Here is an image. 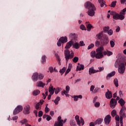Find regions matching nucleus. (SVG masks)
<instances>
[{
	"instance_id": "nucleus-1",
	"label": "nucleus",
	"mask_w": 126,
	"mask_h": 126,
	"mask_svg": "<svg viewBox=\"0 0 126 126\" xmlns=\"http://www.w3.org/2000/svg\"><path fill=\"white\" fill-rule=\"evenodd\" d=\"M73 45V41L72 40H70L68 43H66V45L65 47V50L64 51V57L66 61V63H67L68 62V60H71L74 57V53L71 51L70 53V51L68 50L70 49L71 46Z\"/></svg>"
},
{
	"instance_id": "nucleus-2",
	"label": "nucleus",
	"mask_w": 126,
	"mask_h": 126,
	"mask_svg": "<svg viewBox=\"0 0 126 126\" xmlns=\"http://www.w3.org/2000/svg\"><path fill=\"white\" fill-rule=\"evenodd\" d=\"M86 8L89 9L87 13L89 16H94V15H95L96 7H95V5H94L92 3L90 2H87Z\"/></svg>"
},
{
	"instance_id": "nucleus-3",
	"label": "nucleus",
	"mask_w": 126,
	"mask_h": 126,
	"mask_svg": "<svg viewBox=\"0 0 126 126\" xmlns=\"http://www.w3.org/2000/svg\"><path fill=\"white\" fill-rule=\"evenodd\" d=\"M104 47L100 46L96 49L95 58L98 59H103L104 58Z\"/></svg>"
},
{
	"instance_id": "nucleus-4",
	"label": "nucleus",
	"mask_w": 126,
	"mask_h": 126,
	"mask_svg": "<svg viewBox=\"0 0 126 126\" xmlns=\"http://www.w3.org/2000/svg\"><path fill=\"white\" fill-rule=\"evenodd\" d=\"M110 14L113 16V19H115V20H124V19H125V16L120 15V14L117 13L114 11H112L110 12Z\"/></svg>"
},
{
	"instance_id": "nucleus-5",
	"label": "nucleus",
	"mask_w": 126,
	"mask_h": 126,
	"mask_svg": "<svg viewBox=\"0 0 126 126\" xmlns=\"http://www.w3.org/2000/svg\"><path fill=\"white\" fill-rule=\"evenodd\" d=\"M126 70V66H125V61H120L119 62V67L118 68V71L121 74L125 73Z\"/></svg>"
},
{
	"instance_id": "nucleus-6",
	"label": "nucleus",
	"mask_w": 126,
	"mask_h": 126,
	"mask_svg": "<svg viewBox=\"0 0 126 126\" xmlns=\"http://www.w3.org/2000/svg\"><path fill=\"white\" fill-rule=\"evenodd\" d=\"M126 107H122L120 111V125L121 126H123V118H126V113H125Z\"/></svg>"
},
{
	"instance_id": "nucleus-7",
	"label": "nucleus",
	"mask_w": 126,
	"mask_h": 126,
	"mask_svg": "<svg viewBox=\"0 0 126 126\" xmlns=\"http://www.w3.org/2000/svg\"><path fill=\"white\" fill-rule=\"evenodd\" d=\"M75 119L76 120V122L77 123V125L79 126H84L85 122L84 120H83V118L82 117H80V120H79V116L77 115L75 117Z\"/></svg>"
},
{
	"instance_id": "nucleus-8",
	"label": "nucleus",
	"mask_w": 126,
	"mask_h": 126,
	"mask_svg": "<svg viewBox=\"0 0 126 126\" xmlns=\"http://www.w3.org/2000/svg\"><path fill=\"white\" fill-rule=\"evenodd\" d=\"M23 110V107L21 105H18L15 109L13 112V115H17L19 113H20Z\"/></svg>"
},
{
	"instance_id": "nucleus-9",
	"label": "nucleus",
	"mask_w": 126,
	"mask_h": 126,
	"mask_svg": "<svg viewBox=\"0 0 126 126\" xmlns=\"http://www.w3.org/2000/svg\"><path fill=\"white\" fill-rule=\"evenodd\" d=\"M117 105V100L115 98H112L110 101V107L111 109H115Z\"/></svg>"
},
{
	"instance_id": "nucleus-10",
	"label": "nucleus",
	"mask_w": 126,
	"mask_h": 126,
	"mask_svg": "<svg viewBox=\"0 0 126 126\" xmlns=\"http://www.w3.org/2000/svg\"><path fill=\"white\" fill-rule=\"evenodd\" d=\"M30 105L28 104L26 105L24 108L23 113L25 115H29L30 114V110H31Z\"/></svg>"
},
{
	"instance_id": "nucleus-11",
	"label": "nucleus",
	"mask_w": 126,
	"mask_h": 126,
	"mask_svg": "<svg viewBox=\"0 0 126 126\" xmlns=\"http://www.w3.org/2000/svg\"><path fill=\"white\" fill-rule=\"evenodd\" d=\"M58 122H56L54 124V126H63V120H62V117L61 116H59L58 118Z\"/></svg>"
},
{
	"instance_id": "nucleus-12",
	"label": "nucleus",
	"mask_w": 126,
	"mask_h": 126,
	"mask_svg": "<svg viewBox=\"0 0 126 126\" xmlns=\"http://www.w3.org/2000/svg\"><path fill=\"white\" fill-rule=\"evenodd\" d=\"M101 43L103 46H106V45H107V44L109 43V37H108V36L105 35L103 37V38L101 39Z\"/></svg>"
},
{
	"instance_id": "nucleus-13",
	"label": "nucleus",
	"mask_w": 126,
	"mask_h": 126,
	"mask_svg": "<svg viewBox=\"0 0 126 126\" xmlns=\"http://www.w3.org/2000/svg\"><path fill=\"white\" fill-rule=\"evenodd\" d=\"M111 115H107L104 118V122H105V125H109V124H110V122H111Z\"/></svg>"
},
{
	"instance_id": "nucleus-14",
	"label": "nucleus",
	"mask_w": 126,
	"mask_h": 126,
	"mask_svg": "<svg viewBox=\"0 0 126 126\" xmlns=\"http://www.w3.org/2000/svg\"><path fill=\"white\" fill-rule=\"evenodd\" d=\"M45 85H46L45 83H43V82L39 81L36 83L35 86H36V87H42V88H44Z\"/></svg>"
},
{
	"instance_id": "nucleus-15",
	"label": "nucleus",
	"mask_w": 126,
	"mask_h": 126,
	"mask_svg": "<svg viewBox=\"0 0 126 126\" xmlns=\"http://www.w3.org/2000/svg\"><path fill=\"white\" fill-rule=\"evenodd\" d=\"M105 97L107 99H111L113 97L112 92L109 91V90H108V91L105 93Z\"/></svg>"
},
{
	"instance_id": "nucleus-16",
	"label": "nucleus",
	"mask_w": 126,
	"mask_h": 126,
	"mask_svg": "<svg viewBox=\"0 0 126 126\" xmlns=\"http://www.w3.org/2000/svg\"><path fill=\"white\" fill-rule=\"evenodd\" d=\"M115 74H116V71H113L111 72L106 76V79L108 80V79H109L111 77H113Z\"/></svg>"
},
{
	"instance_id": "nucleus-17",
	"label": "nucleus",
	"mask_w": 126,
	"mask_h": 126,
	"mask_svg": "<svg viewBox=\"0 0 126 126\" xmlns=\"http://www.w3.org/2000/svg\"><path fill=\"white\" fill-rule=\"evenodd\" d=\"M103 33H104V32H101L96 35L97 40H100V39H101V40H102V39H103V38H104V37H102L103 36H104L103 35Z\"/></svg>"
},
{
	"instance_id": "nucleus-18",
	"label": "nucleus",
	"mask_w": 126,
	"mask_h": 126,
	"mask_svg": "<svg viewBox=\"0 0 126 126\" xmlns=\"http://www.w3.org/2000/svg\"><path fill=\"white\" fill-rule=\"evenodd\" d=\"M103 55L104 56H107V57H110V56L113 55V52L107 50L106 51H103Z\"/></svg>"
},
{
	"instance_id": "nucleus-19",
	"label": "nucleus",
	"mask_w": 126,
	"mask_h": 126,
	"mask_svg": "<svg viewBox=\"0 0 126 126\" xmlns=\"http://www.w3.org/2000/svg\"><path fill=\"white\" fill-rule=\"evenodd\" d=\"M32 79L34 81H37L38 79V73H34L33 74L32 76Z\"/></svg>"
},
{
	"instance_id": "nucleus-20",
	"label": "nucleus",
	"mask_w": 126,
	"mask_h": 126,
	"mask_svg": "<svg viewBox=\"0 0 126 126\" xmlns=\"http://www.w3.org/2000/svg\"><path fill=\"white\" fill-rule=\"evenodd\" d=\"M71 67H72V64L71 63H69L68 65V68L67 69L65 72V75H66V74L69 73L70 70H71Z\"/></svg>"
},
{
	"instance_id": "nucleus-21",
	"label": "nucleus",
	"mask_w": 126,
	"mask_h": 126,
	"mask_svg": "<svg viewBox=\"0 0 126 126\" xmlns=\"http://www.w3.org/2000/svg\"><path fill=\"white\" fill-rule=\"evenodd\" d=\"M84 69V65L81 64L80 66H77L76 67V71L78 70H83Z\"/></svg>"
},
{
	"instance_id": "nucleus-22",
	"label": "nucleus",
	"mask_w": 126,
	"mask_h": 126,
	"mask_svg": "<svg viewBox=\"0 0 126 126\" xmlns=\"http://www.w3.org/2000/svg\"><path fill=\"white\" fill-rule=\"evenodd\" d=\"M56 89H54L53 86L50 87L49 88V92L50 93V94L51 95H53L54 93H55V90Z\"/></svg>"
},
{
	"instance_id": "nucleus-23",
	"label": "nucleus",
	"mask_w": 126,
	"mask_h": 126,
	"mask_svg": "<svg viewBox=\"0 0 126 126\" xmlns=\"http://www.w3.org/2000/svg\"><path fill=\"white\" fill-rule=\"evenodd\" d=\"M59 39L60 40V41H61L62 43H66V42H67V37H66V36L62 37Z\"/></svg>"
},
{
	"instance_id": "nucleus-24",
	"label": "nucleus",
	"mask_w": 126,
	"mask_h": 126,
	"mask_svg": "<svg viewBox=\"0 0 126 126\" xmlns=\"http://www.w3.org/2000/svg\"><path fill=\"white\" fill-rule=\"evenodd\" d=\"M118 103L119 104H120V105L124 107V106H125V104H126V101H125V100L123 99V98H121L119 101Z\"/></svg>"
},
{
	"instance_id": "nucleus-25",
	"label": "nucleus",
	"mask_w": 126,
	"mask_h": 126,
	"mask_svg": "<svg viewBox=\"0 0 126 126\" xmlns=\"http://www.w3.org/2000/svg\"><path fill=\"white\" fill-rule=\"evenodd\" d=\"M69 38L71 39V40H73V39L76 38V34H75V33H71L69 34Z\"/></svg>"
},
{
	"instance_id": "nucleus-26",
	"label": "nucleus",
	"mask_w": 126,
	"mask_h": 126,
	"mask_svg": "<svg viewBox=\"0 0 126 126\" xmlns=\"http://www.w3.org/2000/svg\"><path fill=\"white\" fill-rule=\"evenodd\" d=\"M86 25H87V31H91V28L93 27L92 25L91 24H89V22H87Z\"/></svg>"
},
{
	"instance_id": "nucleus-27",
	"label": "nucleus",
	"mask_w": 126,
	"mask_h": 126,
	"mask_svg": "<svg viewBox=\"0 0 126 126\" xmlns=\"http://www.w3.org/2000/svg\"><path fill=\"white\" fill-rule=\"evenodd\" d=\"M98 2L100 5L101 7H103L104 5H106V3L104 0H98Z\"/></svg>"
},
{
	"instance_id": "nucleus-28",
	"label": "nucleus",
	"mask_w": 126,
	"mask_h": 126,
	"mask_svg": "<svg viewBox=\"0 0 126 126\" xmlns=\"http://www.w3.org/2000/svg\"><path fill=\"white\" fill-rule=\"evenodd\" d=\"M96 72H97V71L95 70L94 68H90L89 69V74L91 75L92 73H96Z\"/></svg>"
},
{
	"instance_id": "nucleus-29",
	"label": "nucleus",
	"mask_w": 126,
	"mask_h": 126,
	"mask_svg": "<svg viewBox=\"0 0 126 126\" xmlns=\"http://www.w3.org/2000/svg\"><path fill=\"white\" fill-rule=\"evenodd\" d=\"M39 94H40V91L38 90H34L32 93L33 96H37V95H39Z\"/></svg>"
},
{
	"instance_id": "nucleus-30",
	"label": "nucleus",
	"mask_w": 126,
	"mask_h": 126,
	"mask_svg": "<svg viewBox=\"0 0 126 126\" xmlns=\"http://www.w3.org/2000/svg\"><path fill=\"white\" fill-rule=\"evenodd\" d=\"M102 122H103V119H99L95 122L94 125H101Z\"/></svg>"
},
{
	"instance_id": "nucleus-31",
	"label": "nucleus",
	"mask_w": 126,
	"mask_h": 126,
	"mask_svg": "<svg viewBox=\"0 0 126 126\" xmlns=\"http://www.w3.org/2000/svg\"><path fill=\"white\" fill-rule=\"evenodd\" d=\"M61 100V97L60 96H57L55 100L54 101L55 105H58L59 104V101Z\"/></svg>"
},
{
	"instance_id": "nucleus-32",
	"label": "nucleus",
	"mask_w": 126,
	"mask_h": 126,
	"mask_svg": "<svg viewBox=\"0 0 126 126\" xmlns=\"http://www.w3.org/2000/svg\"><path fill=\"white\" fill-rule=\"evenodd\" d=\"M114 84L116 87H119V81L118 80V79H115L114 80Z\"/></svg>"
},
{
	"instance_id": "nucleus-33",
	"label": "nucleus",
	"mask_w": 126,
	"mask_h": 126,
	"mask_svg": "<svg viewBox=\"0 0 126 126\" xmlns=\"http://www.w3.org/2000/svg\"><path fill=\"white\" fill-rule=\"evenodd\" d=\"M126 8H124L123 10H122L120 13V15H123V16H125L126 15Z\"/></svg>"
},
{
	"instance_id": "nucleus-34",
	"label": "nucleus",
	"mask_w": 126,
	"mask_h": 126,
	"mask_svg": "<svg viewBox=\"0 0 126 126\" xmlns=\"http://www.w3.org/2000/svg\"><path fill=\"white\" fill-rule=\"evenodd\" d=\"M66 70V68L65 67H64L60 70V73H61L62 75H63V74L64 73V72Z\"/></svg>"
},
{
	"instance_id": "nucleus-35",
	"label": "nucleus",
	"mask_w": 126,
	"mask_h": 126,
	"mask_svg": "<svg viewBox=\"0 0 126 126\" xmlns=\"http://www.w3.org/2000/svg\"><path fill=\"white\" fill-rule=\"evenodd\" d=\"M70 125L71 126H76V124L74 120H71L70 121Z\"/></svg>"
},
{
	"instance_id": "nucleus-36",
	"label": "nucleus",
	"mask_w": 126,
	"mask_h": 126,
	"mask_svg": "<svg viewBox=\"0 0 126 126\" xmlns=\"http://www.w3.org/2000/svg\"><path fill=\"white\" fill-rule=\"evenodd\" d=\"M91 56L92 58H96V52L95 51H93L91 52Z\"/></svg>"
},
{
	"instance_id": "nucleus-37",
	"label": "nucleus",
	"mask_w": 126,
	"mask_h": 126,
	"mask_svg": "<svg viewBox=\"0 0 126 126\" xmlns=\"http://www.w3.org/2000/svg\"><path fill=\"white\" fill-rule=\"evenodd\" d=\"M21 124H22V125H26L27 124V123H28V120H27V119H24L23 120H21L20 121Z\"/></svg>"
},
{
	"instance_id": "nucleus-38",
	"label": "nucleus",
	"mask_w": 126,
	"mask_h": 126,
	"mask_svg": "<svg viewBox=\"0 0 126 126\" xmlns=\"http://www.w3.org/2000/svg\"><path fill=\"white\" fill-rule=\"evenodd\" d=\"M73 48L74 49H79V44L78 43H75L73 45Z\"/></svg>"
},
{
	"instance_id": "nucleus-39",
	"label": "nucleus",
	"mask_w": 126,
	"mask_h": 126,
	"mask_svg": "<svg viewBox=\"0 0 126 126\" xmlns=\"http://www.w3.org/2000/svg\"><path fill=\"white\" fill-rule=\"evenodd\" d=\"M117 4V1H113L111 2L110 4V7H115Z\"/></svg>"
},
{
	"instance_id": "nucleus-40",
	"label": "nucleus",
	"mask_w": 126,
	"mask_h": 126,
	"mask_svg": "<svg viewBox=\"0 0 126 126\" xmlns=\"http://www.w3.org/2000/svg\"><path fill=\"white\" fill-rule=\"evenodd\" d=\"M117 111H116V110H113L112 112H111V116L112 117H115L117 115Z\"/></svg>"
},
{
	"instance_id": "nucleus-41",
	"label": "nucleus",
	"mask_w": 126,
	"mask_h": 126,
	"mask_svg": "<svg viewBox=\"0 0 126 126\" xmlns=\"http://www.w3.org/2000/svg\"><path fill=\"white\" fill-rule=\"evenodd\" d=\"M109 29H110V27H105L103 28V31L104 33H107L109 31Z\"/></svg>"
},
{
	"instance_id": "nucleus-42",
	"label": "nucleus",
	"mask_w": 126,
	"mask_h": 126,
	"mask_svg": "<svg viewBox=\"0 0 126 126\" xmlns=\"http://www.w3.org/2000/svg\"><path fill=\"white\" fill-rule=\"evenodd\" d=\"M41 63H46V56H43L42 57Z\"/></svg>"
},
{
	"instance_id": "nucleus-43",
	"label": "nucleus",
	"mask_w": 126,
	"mask_h": 126,
	"mask_svg": "<svg viewBox=\"0 0 126 126\" xmlns=\"http://www.w3.org/2000/svg\"><path fill=\"white\" fill-rule=\"evenodd\" d=\"M78 60H79L78 57H75L72 59V61H73V63H77V62H78Z\"/></svg>"
},
{
	"instance_id": "nucleus-44",
	"label": "nucleus",
	"mask_w": 126,
	"mask_h": 126,
	"mask_svg": "<svg viewBox=\"0 0 126 126\" xmlns=\"http://www.w3.org/2000/svg\"><path fill=\"white\" fill-rule=\"evenodd\" d=\"M94 44L92 43L88 47V50H91V49H93L94 48Z\"/></svg>"
},
{
	"instance_id": "nucleus-45",
	"label": "nucleus",
	"mask_w": 126,
	"mask_h": 126,
	"mask_svg": "<svg viewBox=\"0 0 126 126\" xmlns=\"http://www.w3.org/2000/svg\"><path fill=\"white\" fill-rule=\"evenodd\" d=\"M110 44L111 48H114V47H115V41L111 40L110 41Z\"/></svg>"
},
{
	"instance_id": "nucleus-46",
	"label": "nucleus",
	"mask_w": 126,
	"mask_h": 126,
	"mask_svg": "<svg viewBox=\"0 0 126 126\" xmlns=\"http://www.w3.org/2000/svg\"><path fill=\"white\" fill-rule=\"evenodd\" d=\"M43 78H44V75H43L42 74H39L38 75V79L39 80H42Z\"/></svg>"
},
{
	"instance_id": "nucleus-47",
	"label": "nucleus",
	"mask_w": 126,
	"mask_h": 126,
	"mask_svg": "<svg viewBox=\"0 0 126 126\" xmlns=\"http://www.w3.org/2000/svg\"><path fill=\"white\" fill-rule=\"evenodd\" d=\"M120 119H121V117L120 118V116H119L118 115H116L115 116V120H116V121H117V122L118 123H119V122H120V121H121Z\"/></svg>"
},
{
	"instance_id": "nucleus-48",
	"label": "nucleus",
	"mask_w": 126,
	"mask_h": 126,
	"mask_svg": "<svg viewBox=\"0 0 126 126\" xmlns=\"http://www.w3.org/2000/svg\"><path fill=\"white\" fill-rule=\"evenodd\" d=\"M35 109H36V110H39V109H40V102L37 103L35 105Z\"/></svg>"
},
{
	"instance_id": "nucleus-49",
	"label": "nucleus",
	"mask_w": 126,
	"mask_h": 126,
	"mask_svg": "<svg viewBox=\"0 0 126 126\" xmlns=\"http://www.w3.org/2000/svg\"><path fill=\"white\" fill-rule=\"evenodd\" d=\"M107 32V34H108L109 35V36H111V35H113V30H110Z\"/></svg>"
},
{
	"instance_id": "nucleus-50",
	"label": "nucleus",
	"mask_w": 126,
	"mask_h": 126,
	"mask_svg": "<svg viewBox=\"0 0 126 126\" xmlns=\"http://www.w3.org/2000/svg\"><path fill=\"white\" fill-rule=\"evenodd\" d=\"M94 106H95L96 108H98V107H100V102H96L94 103Z\"/></svg>"
},
{
	"instance_id": "nucleus-51",
	"label": "nucleus",
	"mask_w": 126,
	"mask_h": 126,
	"mask_svg": "<svg viewBox=\"0 0 126 126\" xmlns=\"http://www.w3.org/2000/svg\"><path fill=\"white\" fill-rule=\"evenodd\" d=\"M63 42H62V41H61V39H59L58 42H57V45L58 46V47H61L62 46V43Z\"/></svg>"
},
{
	"instance_id": "nucleus-52",
	"label": "nucleus",
	"mask_w": 126,
	"mask_h": 126,
	"mask_svg": "<svg viewBox=\"0 0 126 126\" xmlns=\"http://www.w3.org/2000/svg\"><path fill=\"white\" fill-rule=\"evenodd\" d=\"M61 93H62V95H63V93H64V95H65L66 97H67V95H68V94H67V92H66V91L62 92Z\"/></svg>"
},
{
	"instance_id": "nucleus-53",
	"label": "nucleus",
	"mask_w": 126,
	"mask_h": 126,
	"mask_svg": "<svg viewBox=\"0 0 126 126\" xmlns=\"http://www.w3.org/2000/svg\"><path fill=\"white\" fill-rule=\"evenodd\" d=\"M100 45V42L98 40H96L95 43V47H98V46Z\"/></svg>"
},
{
	"instance_id": "nucleus-54",
	"label": "nucleus",
	"mask_w": 126,
	"mask_h": 126,
	"mask_svg": "<svg viewBox=\"0 0 126 126\" xmlns=\"http://www.w3.org/2000/svg\"><path fill=\"white\" fill-rule=\"evenodd\" d=\"M94 89H95V86L92 85L90 88V91L91 92H93V91L94 90Z\"/></svg>"
},
{
	"instance_id": "nucleus-55",
	"label": "nucleus",
	"mask_w": 126,
	"mask_h": 126,
	"mask_svg": "<svg viewBox=\"0 0 126 126\" xmlns=\"http://www.w3.org/2000/svg\"><path fill=\"white\" fill-rule=\"evenodd\" d=\"M49 70L51 73H53L54 71V68L53 67H50L49 68Z\"/></svg>"
},
{
	"instance_id": "nucleus-56",
	"label": "nucleus",
	"mask_w": 126,
	"mask_h": 126,
	"mask_svg": "<svg viewBox=\"0 0 126 126\" xmlns=\"http://www.w3.org/2000/svg\"><path fill=\"white\" fill-rule=\"evenodd\" d=\"M45 113H49V112H50V108L48 107H45Z\"/></svg>"
},
{
	"instance_id": "nucleus-57",
	"label": "nucleus",
	"mask_w": 126,
	"mask_h": 126,
	"mask_svg": "<svg viewBox=\"0 0 126 126\" xmlns=\"http://www.w3.org/2000/svg\"><path fill=\"white\" fill-rule=\"evenodd\" d=\"M98 69H99V70H96V71H97V72H98V71H102V70H104V67H98Z\"/></svg>"
},
{
	"instance_id": "nucleus-58",
	"label": "nucleus",
	"mask_w": 126,
	"mask_h": 126,
	"mask_svg": "<svg viewBox=\"0 0 126 126\" xmlns=\"http://www.w3.org/2000/svg\"><path fill=\"white\" fill-rule=\"evenodd\" d=\"M60 91H61V90H60V88H57V89L55 90V94H58Z\"/></svg>"
},
{
	"instance_id": "nucleus-59",
	"label": "nucleus",
	"mask_w": 126,
	"mask_h": 126,
	"mask_svg": "<svg viewBox=\"0 0 126 126\" xmlns=\"http://www.w3.org/2000/svg\"><path fill=\"white\" fill-rule=\"evenodd\" d=\"M42 116H43V111H40L38 112V117H42Z\"/></svg>"
},
{
	"instance_id": "nucleus-60",
	"label": "nucleus",
	"mask_w": 126,
	"mask_h": 126,
	"mask_svg": "<svg viewBox=\"0 0 126 126\" xmlns=\"http://www.w3.org/2000/svg\"><path fill=\"white\" fill-rule=\"evenodd\" d=\"M46 120L49 122V121L52 120V117L49 115H48L47 117H46Z\"/></svg>"
},
{
	"instance_id": "nucleus-61",
	"label": "nucleus",
	"mask_w": 126,
	"mask_h": 126,
	"mask_svg": "<svg viewBox=\"0 0 126 126\" xmlns=\"http://www.w3.org/2000/svg\"><path fill=\"white\" fill-rule=\"evenodd\" d=\"M80 28L82 30H85V27L83 25H81L80 27Z\"/></svg>"
},
{
	"instance_id": "nucleus-62",
	"label": "nucleus",
	"mask_w": 126,
	"mask_h": 126,
	"mask_svg": "<svg viewBox=\"0 0 126 126\" xmlns=\"http://www.w3.org/2000/svg\"><path fill=\"white\" fill-rule=\"evenodd\" d=\"M99 91V88H95L94 91V93H97Z\"/></svg>"
},
{
	"instance_id": "nucleus-63",
	"label": "nucleus",
	"mask_w": 126,
	"mask_h": 126,
	"mask_svg": "<svg viewBox=\"0 0 126 126\" xmlns=\"http://www.w3.org/2000/svg\"><path fill=\"white\" fill-rule=\"evenodd\" d=\"M121 30V28H120L119 26H118L116 27V32H119Z\"/></svg>"
},
{
	"instance_id": "nucleus-64",
	"label": "nucleus",
	"mask_w": 126,
	"mask_h": 126,
	"mask_svg": "<svg viewBox=\"0 0 126 126\" xmlns=\"http://www.w3.org/2000/svg\"><path fill=\"white\" fill-rule=\"evenodd\" d=\"M80 46H81V47H82L83 46H85V44H84V42L80 41Z\"/></svg>"
}]
</instances>
